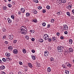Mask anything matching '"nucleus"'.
I'll return each mask as SVG.
<instances>
[{
    "mask_svg": "<svg viewBox=\"0 0 74 74\" xmlns=\"http://www.w3.org/2000/svg\"><path fill=\"white\" fill-rule=\"evenodd\" d=\"M23 27L25 28L24 26H22L20 28V30L21 31V34H26L27 29H26L25 30V29Z\"/></svg>",
    "mask_w": 74,
    "mask_h": 74,
    "instance_id": "f257e3e1",
    "label": "nucleus"
},
{
    "mask_svg": "<svg viewBox=\"0 0 74 74\" xmlns=\"http://www.w3.org/2000/svg\"><path fill=\"white\" fill-rule=\"evenodd\" d=\"M64 47L63 46H59L57 47V50L59 52H62Z\"/></svg>",
    "mask_w": 74,
    "mask_h": 74,
    "instance_id": "f03ea898",
    "label": "nucleus"
},
{
    "mask_svg": "<svg viewBox=\"0 0 74 74\" xmlns=\"http://www.w3.org/2000/svg\"><path fill=\"white\" fill-rule=\"evenodd\" d=\"M43 38L45 40H47L49 38V36L47 34H45L43 36Z\"/></svg>",
    "mask_w": 74,
    "mask_h": 74,
    "instance_id": "7ed1b4c3",
    "label": "nucleus"
},
{
    "mask_svg": "<svg viewBox=\"0 0 74 74\" xmlns=\"http://www.w3.org/2000/svg\"><path fill=\"white\" fill-rule=\"evenodd\" d=\"M68 26L66 25H63V29L64 30H67L68 29Z\"/></svg>",
    "mask_w": 74,
    "mask_h": 74,
    "instance_id": "20e7f679",
    "label": "nucleus"
},
{
    "mask_svg": "<svg viewBox=\"0 0 74 74\" xmlns=\"http://www.w3.org/2000/svg\"><path fill=\"white\" fill-rule=\"evenodd\" d=\"M9 39L10 40H12L13 39V38H14V35H12V34H11V35H10L8 36Z\"/></svg>",
    "mask_w": 74,
    "mask_h": 74,
    "instance_id": "39448f33",
    "label": "nucleus"
},
{
    "mask_svg": "<svg viewBox=\"0 0 74 74\" xmlns=\"http://www.w3.org/2000/svg\"><path fill=\"white\" fill-rule=\"evenodd\" d=\"M48 54H49V53L48 52V51H45L44 52V55L45 56H47L48 55Z\"/></svg>",
    "mask_w": 74,
    "mask_h": 74,
    "instance_id": "423d86ee",
    "label": "nucleus"
},
{
    "mask_svg": "<svg viewBox=\"0 0 74 74\" xmlns=\"http://www.w3.org/2000/svg\"><path fill=\"white\" fill-rule=\"evenodd\" d=\"M18 52V50L16 49H14L13 51V53H14V54H17Z\"/></svg>",
    "mask_w": 74,
    "mask_h": 74,
    "instance_id": "0eeeda50",
    "label": "nucleus"
},
{
    "mask_svg": "<svg viewBox=\"0 0 74 74\" xmlns=\"http://www.w3.org/2000/svg\"><path fill=\"white\" fill-rule=\"evenodd\" d=\"M5 66L4 65H2L0 66V70H2L5 69Z\"/></svg>",
    "mask_w": 74,
    "mask_h": 74,
    "instance_id": "6e6552de",
    "label": "nucleus"
},
{
    "mask_svg": "<svg viewBox=\"0 0 74 74\" xmlns=\"http://www.w3.org/2000/svg\"><path fill=\"white\" fill-rule=\"evenodd\" d=\"M27 64L28 67H30V68H32L33 67V65H32V64L31 63H29Z\"/></svg>",
    "mask_w": 74,
    "mask_h": 74,
    "instance_id": "1a4fd4ad",
    "label": "nucleus"
},
{
    "mask_svg": "<svg viewBox=\"0 0 74 74\" xmlns=\"http://www.w3.org/2000/svg\"><path fill=\"white\" fill-rule=\"evenodd\" d=\"M5 55L6 56H7L8 57H10V55H11V54L9 53H6L5 54Z\"/></svg>",
    "mask_w": 74,
    "mask_h": 74,
    "instance_id": "9d476101",
    "label": "nucleus"
},
{
    "mask_svg": "<svg viewBox=\"0 0 74 74\" xmlns=\"http://www.w3.org/2000/svg\"><path fill=\"white\" fill-rule=\"evenodd\" d=\"M21 11L22 13H24L25 11V10L24 8H22L21 9Z\"/></svg>",
    "mask_w": 74,
    "mask_h": 74,
    "instance_id": "9b49d317",
    "label": "nucleus"
},
{
    "mask_svg": "<svg viewBox=\"0 0 74 74\" xmlns=\"http://www.w3.org/2000/svg\"><path fill=\"white\" fill-rule=\"evenodd\" d=\"M7 20L8 21V22L9 23H11V22H12V21H11V20L10 19V18H8L7 19Z\"/></svg>",
    "mask_w": 74,
    "mask_h": 74,
    "instance_id": "f8f14e48",
    "label": "nucleus"
},
{
    "mask_svg": "<svg viewBox=\"0 0 74 74\" xmlns=\"http://www.w3.org/2000/svg\"><path fill=\"white\" fill-rule=\"evenodd\" d=\"M8 49L9 50H12L13 49V47L12 46H10L8 47Z\"/></svg>",
    "mask_w": 74,
    "mask_h": 74,
    "instance_id": "ddd939ff",
    "label": "nucleus"
},
{
    "mask_svg": "<svg viewBox=\"0 0 74 74\" xmlns=\"http://www.w3.org/2000/svg\"><path fill=\"white\" fill-rule=\"evenodd\" d=\"M72 43H73V40L71 39H70L69 40V44H72Z\"/></svg>",
    "mask_w": 74,
    "mask_h": 74,
    "instance_id": "4468645a",
    "label": "nucleus"
},
{
    "mask_svg": "<svg viewBox=\"0 0 74 74\" xmlns=\"http://www.w3.org/2000/svg\"><path fill=\"white\" fill-rule=\"evenodd\" d=\"M69 72L70 71H68L67 70H66L65 71V74H69Z\"/></svg>",
    "mask_w": 74,
    "mask_h": 74,
    "instance_id": "2eb2a0df",
    "label": "nucleus"
},
{
    "mask_svg": "<svg viewBox=\"0 0 74 74\" xmlns=\"http://www.w3.org/2000/svg\"><path fill=\"white\" fill-rule=\"evenodd\" d=\"M47 71L49 72H51V68L49 67L47 69Z\"/></svg>",
    "mask_w": 74,
    "mask_h": 74,
    "instance_id": "dca6fc26",
    "label": "nucleus"
},
{
    "mask_svg": "<svg viewBox=\"0 0 74 74\" xmlns=\"http://www.w3.org/2000/svg\"><path fill=\"white\" fill-rule=\"evenodd\" d=\"M50 61L51 62H53L54 61V59L53 57H51L50 58Z\"/></svg>",
    "mask_w": 74,
    "mask_h": 74,
    "instance_id": "f3484780",
    "label": "nucleus"
},
{
    "mask_svg": "<svg viewBox=\"0 0 74 74\" xmlns=\"http://www.w3.org/2000/svg\"><path fill=\"white\" fill-rule=\"evenodd\" d=\"M33 12L34 14H37V11L35 10H33Z\"/></svg>",
    "mask_w": 74,
    "mask_h": 74,
    "instance_id": "a211bd4d",
    "label": "nucleus"
},
{
    "mask_svg": "<svg viewBox=\"0 0 74 74\" xmlns=\"http://www.w3.org/2000/svg\"><path fill=\"white\" fill-rule=\"evenodd\" d=\"M69 51L71 52H72L73 51V49L72 48H69Z\"/></svg>",
    "mask_w": 74,
    "mask_h": 74,
    "instance_id": "6ab92c4d",
    "label": "nucleus"
},
{
    "mask_svg": "<svg viewBox=\"0 0 74 74\" xmlns=\"http://www.w3.org/2000/svg\"><path fill=\"white\" fill-rule=\"evenodd\" d=\"M66 14L69 16V17L70 16H71V14H70V12H66Z\"/></svg>",
    "mask_w": 74,
    "mask_h": 74,
    "instance_id": "aec40b11",
    "label": "nucleus"
},
{
    "mask_svg": "<svg viewBox=\"0 0 74 74\" xmlns=\"http://www.w3.org/2000/svg\"><path fill=\"white\" fill-rule=\"evenodd\" d=\"M61 1L62 3H66V0H62Z\"/></svg>",
    "mask_w": 74,
    "mask_h": 74,
    "instance_id": "412c9836",
    "label": "nucleus"
},
{
    "mask_svg": "<svg viewBox=\"0 0 74 74\" xmlns=\"http://www.w3.org/2000/svg\"><path fill=\"white\" fill-rule=\"evenodd\" d=\"M60 14H62V12L61 11H60V12H57V15H60Z\"/></svg>",
    "mask_w": 74,
    "mask_h": 74,
    "instance_id": "4be33fe9",
    "label": "nucleus"
},
{
    "mask_svg": "<svg viewBox=\"0 0 74 74\" xmlns=\"http://www.w3.org/2000/svg\"><path fill=\"white\" fill-rule=\"evenodd\" d=\"M39 41L40 42H44V40L42 39H41L39 40Z\"/></svg>",
    "mask_w": 74,
    "mask_h": 74,
    "instance_id": "5701e85b",
    "label": "nucleus"
},
{
    "mask_svg": "<svg viewBox=\"0 0 74 74\" xmlns=\"http://www.w3.org/2000/svg\"><path fill=\"white\" fill-rule=\"evenodd\" d=\"M56 38L55 37H52V40L53 41H55V40H56Z\"/></svg>",
    "mask_w": 74,
    "mask_h": 74,
    "instance_id": "b1692460",
    "label": "nucleus"
},
{
    "mask_svg": "<svg viewBox=\"0 0 74 74\" xmlns=\"http://www.w3.org/2000/svg\"><path fill=\"white\" fill-rule=\"evenodd\" d=\"M68 67H70L72 66V65L70 63H68V64L67 65Z\"/></svg>",
    "mask_w": 74,
    "mask_h": 74,
    "instance_id": "393cba45",
    "label": "nucleus"
},
{
    "mask_svg": "<svg viewBox=\"0 0 74 74\" xmlns=\"http://www.w3.org/2000/svg\"><path fill=\"white\" fill-rule=\"evenodd\" d=\"M32 21L34 22H35V23H37V20L36 19L33 20Z\"/></svg>",
    "mask_w": 74,
    "mask_h": 74,
    "instance_id": "a878e982",
    "label": "nucleus"
},
{
    "mask_svg": "<svg viewBox=\"0 0 74 74\" xmlns=\"http://www.w3.org/2000/svg\"><path fill=\"white\" fill-rule=\"evenodd\" d=\"M23 53H26V50L25 49H23Z\"/></svg>",
    "mask_w": 74,
    "mask_h": 74,
    "instance_id": "bb28decb",
    "label": "nucleus"
},
{
    "mask_svg": "<svg viewBox=\"0 0 74 74\" xmlns=\"http://www.w3.org/2000/svg\"><path fill=\"white\" fill-rule=\"evenodd\" d=\"M32 57L33 60H35V59H36V58L35 57V56H34L33 55L32 56Z\"/></svg>",
    "mask_w": 74,
    "mask_h": 74,
    "instance_id": "cd10ccee",
    "label": "nucleus"
},
{
    "mask_svg": "<svg viewBox=\"0 0 74 74\" xmlns=\"http://www.w3.org/2000/svg\"><path fill=\"white\" fill-rule=\"evenodd\" d=\"M46 8H47V10H49L51 9V7L49 5H47L46 7Z\"/></svg>",
    "mask_w": 74,
    "mask_h": 74,
    "instance_id": "c85d7f7f",
    "label": "nucleus"
},
{
    "mask_svg": "<svg viewBox=\"0 0 74 74\" xmlns=\"http://www.w3.org/2000/svg\"><path fill=\"white\" fill-rule=\"evenodd\" d=\"M71 8H72L71 6L70 5L68 6V9H69V10H71Z\"/></svg>",
    "mask_w": 74,
    "mask_h": 74,
    "instance_id": "c756f323",
    "label": "nucleus"
},
{
    "mask_svg": "<svg viewBox=\"0 0 74 74\" xmlns=\"http://www.w3.org/2000/svg\"><path fill=\"white\" fill-rule=\"evenodd\" d=\"M25 37L27 40H29V36H27V35L25 36Z\"/></svg>",
    "mask_w": 74,
    "mask_h": 74,
    "instance_id": "7c9ffc66",
    "label": "nucleus"
},
{
    "mask_svg": "<svg viewBox=\"0 0 74 74\" xmlns=\"http://www.w3.org/2000/svg\"><path fill=\"white\" fill-rule=\"evenodd\" d=\"M7 7L6 6H3V10H5L7 9Z\"/></svg>",
    "mask_w": 74,
    "mask_h": 74,
    "instance_id": "2f4dec72",
    "label": "nucleus"
},
{
    "mask_svg": "<svg viewBox=\"0 0 74 74\" xmlns=\"http://www.w3.org/2000/svg\"><path fill=\"white\" fill-rule=\"evenodd\" d=\"M11 60V58H10L9 57H8L7 58V61H10Z\"/></svg>",
    "mask_w": 74,
    "mask_h": 74,
    "instance_id": "473e14b6",
    "label": "nucleus"
},
{
    "mask_svg": "<svg viewBox=\"0 0 74 74\" xmlns=\"http://www.w3.org/2000/svg\"><path fill=\"white\" fill-rule=\"evenodd\" d=\"M29 15H30V13L28 12L26 13V16H29Z\"/></svg>",
    "mask_w": 74,
    "mask_h": 74,
    "instance_id": "72a5a7b5",
    "label": "nucleus"
},
{
    "mask_svg": "<svg viewBox=\"0 0 74 74\" xmlns=\"http://www.w3.org/2000/svg\"><path fill=\"white\" fill-rule=\"evenodd\" d=\"M2 60L3 61V62H6V59L4 58H2Z\"/></svg>",
    "mask_w": 74,
    "mask_h": 74,
    "instance_id": "f704fd0d",
    "label": "nucleus"
},
{
    "mask_svg": "<svg viewBox=\"0 0 74 74\" xmlns=\"http://www.w3.org/2000/svg\"><path fill=\"white\" fill-rule=\"evenodd\" d=\"M30 32H31L32 33H34V30H31L30 31Z\"/></svg>",
    "mask_w": 74,
    "mask_h": 74,
    "instance_id": "c9c22d12",
    "label": "nucleus"
},
{
    "mask_svg": "<svg viewBox=\"0 0 74 74\" xmlns=\"http://www.w3.org/2000/svg\"><path fill=\"white\" fill-rule=\"evenodd\" d=\"M42 25L43 26H45L46 25V23H42Z\"/></svg>",
    "mask_w": 74,
    "mask_h": 74,
    "instance_id": "e433bc0d",
    "label": "nucleus"
},
{
    "mask_svg": "<svg viewBox=\"0 0 74 74\" xmlns=\"http://www.w3.org/2000/svg\"><path fill=\"white\" fill-rule=\"evenodd\" d=\"M34 2H35L36 3H38V0H33Z\"/></svg>",
    "mask_w": 74,
    "mask_h": 74,
    "instance_id": "4c0bfd02",
    "label": "nucleus"
},
{
    "mask_svg": "<svg viewBox=\"0 0 74 74\" xmlns=\"http://www.w3.org/2000/svg\"><path fill=\"white\" fill-rule=\"evenodd\" d=\"M62 67H63V68H64V69H66V67L65 66V65L64 64L62 65Z\"/></svg>",
    "mask_w": 74,
    "mask_h": 74,
    "instance_id": "58836bf2",
    "label": "nucleus"
},
{
    "mask_svg": "<svg viewBox=\"0 0 74 74\" xmlns=\"http://www.w3.org/2000/svg\"><path fill=\"white\" fill-rule=\"evenodd\" d=\"M8 6L10 8H11V7L12 6H11V4H9L8 5Z\"/></svg>",
    "mask_w": 74,
    "mask_h": 74,
    "instance_id": "ea45409f",
    "label": "nucleus"
},
{
    "mask_svg": "<svg viewBox=\"0 0 74 74\" xmlns=\"http://www.w3.org/2000/svg\"><path fill=\"white\" fill-rule=\"evenodd\" d=\"M54 21L55 20H54V19H52L51 20V23H53Z\"/></svg>",
    "mask_w": 74,
    "mask_h": 74,
    "instance_id": "a19ab883",
    "label": "nucleus"
},
{
    "mask_svg": "<svg viewBox=\"0 0 74 74\" xmlns=\"http://www.w3.org/2000/svg\"><path fill=\"white\" fill-rule=\"evenodd\" d=\"M38 8L39 10H41L42 8V7L41 6H38Z\"/></svg>",
    "mask_w": 74,
    "mask_h": 74,
    "instance_id": "79ce46f5",
    "label": "nucleus"
},
{
    "mask_svg": "<svg viewBox=\"0 0 74 74\" xmlns=\"http://www.w3.org/2000/svg\"><path fill=\"white\" fill-rule=\"evenodd\" d=\"M27 71V68L26 67H25V71Z\"/></svg>",
    "mask_w": 74,
    "mask_h": 74,
    "instance_id": "37998d69",
    "label": "nucleus"
},
{
    "mask_svg": "<svg viewBox=\"0 0 74 74\" xmlns=\"http://www.w3.org/2000/svg\"><path fill=\"white\" fill-rule=\"evenodd\" d=\"M17 42V40H14L13 41V43L14 44H15V43H16Z\"/></svg>",
    "mask_w": 74,
    "mask_h": 74,
    "instance_id": "c03bdc74",
    "label": "nucleus"
},
{
    "mask_svg": "<svg viewBox=\"0 0 74 74\" xmlns=\"http://www.w3.org/2000/svg\"><path fill=\"white\" fill-rule=\"evenodd\" d=\"M11 18L13 19H14V18H15V17H14V15H12L11 16Z\"/></svg>",
    "mask_w": 74,
    "mask_h": 74,
    "instance_id": "a18cd8bd",
    "label": "nucleus"
},
{
    "mask_svg": "<svg viewBox=\"0 0 74 74\" xmlns=\"http://www.w3.org/2000/svg\"><path fill=\"white\" fill-rule=\"evenodd\" d=\"M21 13H22V12L21 11L18 12V15H21Z\"/></svg>",
    "mask_w": 74,
    "mask_h": 74,
    "instance_id": "49530a36",
    "label": "nucleus"
},
{
    "mask_svg": "<svg viewBox=\"0 0 74 74\" xmlns=\"http://www.w3.org/2000/svg\"><path fill=\"white\" fill-rule=\"evenodd\" d=\"M48 41L49 42H50L51 41H52V39H51V38H48Z\"/></svg>",
    "mask_w": 74,
    "mask_h": 74,
    "instance_id": "de8ad7c7",
    "label": "nucleus"
},
{
    "mask_svg": "<svg viewBox=\"0 0 74 74\" xmlns=\"http://www.w3.org/2000/svg\"><path fill=\"white\" fill-rule=\"evenodd\" d=\"M37 67H40V64H37Z\"/></svg>",
    "mask_w": 74,
    "mask_h": 74,
    "instance_id": "09e8293b",
    "label": "nucleus"
},
{
    "mask_svg": "<svg viewBox=\"0 0 74 74\" xmlns=\"http://www.w3.org/2000/svg\"><path fill=\"white\" fill-rule=\"evenodd\" d=\"M5 44H8V41H5Z\"/></svg>",
    "mask_w": 74,
    "mask_h": 74,
    "instance_id": "8fccbe9b",
    "label": "nucleus"
},
{
    "mask_svg": "<svg viewBox=\"0 0 74 74\" xmlns=\"http://www.w3.org/2000/svg\"><path fill=\"white\" fill-rule=\"evenodd\" d=\"M42 12L43 13H45V12H46V10H43Z\"/></svg>",
    "mask_w": 74,
    "mask_h": 74,
    "instance_id": "3c124183",
    "label": "nucleus"
},
{
    "mask_svg": "<svg viewBox=\"0 0 74 74\" xmlns=\"http://www.w3.org/2000/svg\"><path fill=\"white\" fill-rule=\"evenodd\" d=\"M5 38H6V36H3V40H4L5 39Z\"/></svg>",
    "mask_w": 74,
    "mask_h": 74,
    "instance_id": "603ef678",
    "label": "nucleus"
},
{
    "mask_svg": "<svg viewBox=\"0 0 74 74\" xmlns=\"http://www.w3.org/2000/svg\"><path fill=\"white\" fill-rule=\"evenodd\" d=\"M60 38L61 39V40H63L64 38V37L63 36H61L60 37Z\"/></svg>",
    "mask_w": 74,
    "mask_h": 74,
    "instance_id": "864d4df0",
    "label": "nucleus"
},
{
    "mask_svg": "<svg viewBox=\"0 0 74 74\" xmlns=\"http://www.w3.org/2000/svg\"><path fill=\"white\" fill-rule=\"evenodd\" d=\"M31 40L32 41H34V40H35V39L34 38H32Z\"/></svg>",
    "mask_w": 74,
    "mask_h": 74,
    "instance_id": "5fc2aeb1",
    "label": "nucleus"
},
{
    "mask_svg": "<svg viewBox=\"0 0 74 74\" xmlns=\"http://www.w3.org/2000/svg\"><path fill=\"white\" fill-rule=\"evenodd\" d=\"M72 14L74 15V9L73 10H72Z\"/></svg>",
    "mask_w": 74,
    "mask_h": 74,
    "instance_id": "6e6d98bb",
    "label": "nucleus"
},
{
    "mask_svg": "<svg viewBox=\"0 0 74 74\" xmlns=\"http://www.w3.org/2000/svg\"><path fill=\"white\" fill-rule=\"evenodd\" d=\"M1 74H5V72H4L2 71V72H1Z\"/></svg>",
    "mask_w": 74,
    "mask_h": 74,
    "instance_id": "4d7b16f0",
    "label": "nucleus"
},
{
    "mask_svg": "<svg viewBox=\"0 0 74 74\" xmlns=\"http://www.w3.org/2000/svg\"><path fill=\"white\" fill-rule=\"evenodd\" d=\"M64 33V34H67V31H65Z\"/></svg>",
    "mask_w": 74,
    "mask_h": 74,
    "instance_id": "13d9d810",
    "label": "nucleus"
},
{
    "mask_svg": "<svg viewBox=\"0 0 74 74\" xmlns=\"http://www.w3.org/2000/svg\"><path fill=\"white\" fill-rule=\"evenodd\" d=\"M50 24H48L47 25V28H49V27H50Z\"/></svg>",
    "mask_w": 74,
    "mask_h": 74,
    "instance_id": "bf43d9fd",
    "label": "nucleus"
},
{
    "mask_svg": "<svg viewBox=\"0 0 74 74\" xmlns=\"http://www.w3.org/2000/svg\"><path fill=\"white\" fill-rule=\"evenodd\" d=\"M57 35L58 36H59V35H60V33H59V32H57Z\"/></svg>",
    "mask_w": 74,
    "mask_h": 74,
    "instance_id": "052dcab7",
    "label": "nucleus"
},
{
    "mask_svg": "<svg viewBox=\"0 0 74 74\" xmlns=\"http://www.w3.org/2000/svg\"><path fill=\"white\" fill-rule=\"evenodd\" d=\"M19 64H20V65H22V62H19Z\"/></svg>",
    "mask_w": 74,
    "mask_h": 74,
    "instance_id": "680f3d73",
    "label": "nucleus"
},
{
    "mask_svg": "<svg viewBox=\"0 0 74 74\" xmlns=\"http://www.w3.org/2000/svg\"><path fill=\"white\" fill-rule=\"evenodd\" d=\"M32 51L33 53H34L35 52V51L34 50H32Z\"/></svg>",
    "mask_w": 74,
    "mask_h": 74,
    "instance_id": "e2e57ef3",
    "label": "nucleus"
},
{
    "mask_svg": "<svg viewBox=\"0 0 74 74\" xmlns=\"http://www.w3.org/2000/svg\"><path fill=\"white\" fill-rule=\"evenodd\" d=\"M18 74H22V72H19L18 73Z\"/></svg>",
    "mask_w": 74,
    "mask_h": 74,
    "instance_id": "0e129e2a",
    "label": "nucleus"
},
{
    "mask_svg": "<svg viewBox=\"0 0 74 74\" xmlns=\"http://www.w3.org/2000/svg\"><path fill=\"white\" fill-rule=\"evenodd\" d=\"M12 3L13 4V5H14L15 4V2H12Z\"/></svg>",
    "mask_w": 74,
    "mask_h": 74,
    "instance_id": "69168bd1",
    "label": "nucleus"
},
{
    "mask_svg": "<svg viewBox=\"0 0 74 74\" xmlns=\"http://www.w3.org/2000/svg\"><path fill=\"white\" fill-rule=\"evenodd\" d=\"M3 63L2 61H1V60L0 59V63Z\"/></svg>",
    "mask_w": 74,
    "mask_h": 74,
    "instance_id": "338daca9",
    "label": "nucleus"
},
{
    "mask_svg": "<svg viewBox=\"0 0 74 74\" xmlns=\"http://www.w3.org/2000/svg\"><path fill=\"white\" fill-rule=\"evenodd\" d=\"M64 52L65 53H67V51L66 50H65V51H64Z\"/></svg>",
    "mask_w": 74,
    "mask_h": 74,
    "instance_id": "774afa93",
    "label": "nucleus"
}]
</instances>
